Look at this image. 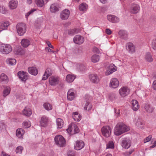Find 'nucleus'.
<instances>
[{"mask_svg":"<svg viewBox=\"0 0 156 156\" xmlns=\"http://www.w3.org/2000/svg\"><path fill=\"white\" fill-rule=\"evenodd\" d=\"M17 1L14 0L11 1L9 3V7L10 9H15L17 7Z\"/></svg>","mask_w":156,"mask_h":156,"instance_id":"cd10ccee","label":"nucleus"},{"mask_svg":"<svg viewBox=\"0 0 156 156\" xmlns=\"http://www.w3.org/2000/svg\"><path fill=\"white\" fill-rule=\"evenodd\" d=\"M93 51L94 52L98 53L99 52V50L96 47H94L93 48Z\"/></svg>","mask_w":156,"mask_h":156,"instance_id":"bf43d9fd","label":"nucleus"},{"mask_svg":"<svg viewBox=\"0 0 156 156\" xmlns=\"http://www.w3.org/2000/svg\"><path fill=\"white\" fill-rule=\"evenodd\" d=\"M8 81L7 76L4 73H2L0 76V81L5 83H7L8 82Z\"/></svg>","mask_w":156,"mask_h":156,"instance_id":"bb28decb","label":"nucleus"},{"mask_svg":"<svg viewBox=\"0 0 156 156\" xmlns=\"http://www.w3.org/2000/svg\"><path fill=\"white\" fill-rule=\"evenodd\" d=\"M100 1L103 3H105L106 2V0H100Z\"/></svg>","mask_w":156,"mask_h":156,"instance_id":"774afa93","label":"nucleus"},{"mask_svg":"<svg viewBox=\"0 0 156 156\" xmlns=\"http://www.w3.org/2000/svg\"><path fill=\"white\" fill-rule=\"evenodd\" d=\"M101 132L103 135L106 137H108L110 135L111 129L108 126H104L101 129Z\"/></svg>","mask_w":156,"mask_h":156,"instance_id":"423d86ee","label":"nucleus"},{"mask_svg":"<svg viewBox=\"0 0 156 156\" xmlns=\"http://www.w3.org/2000/svg\"><path fill=\"white\" fill-rule=\"evenodd\" d=\"M131 141L129 138L127 137L122 139V146L125 149H128L131 146Z\"/></svg>","mask_w":156,"mask_h":156,"instance_id":"0eeeda50","label":"nucleus"},{"mask_svg":"<svg viewBox=\"0 0 156 156\" xmlns=\"http://www.w3.org/2000/svg\"><path fill=\"white\" fill-rule=\"evenodd\" d=\"M48 120V118L45 116H43L41 117L40 122L41 126H45L47 123Z\"/></svg>","mask_w":156,"mask_h":156,"instance_id":"2f4dec72","label":"nucleus"},{"mask_svg":"<svg viewBox=\"0 0 156 156\" xmlns=\"http://www.w3.org/2000/svg\"><path fill=\"white\" fill-rule=\"evenodd\" d=\"M140 9L139 5L135 4H132L130 8V11L133 14H135L138 13Z\"/></svg>","mask_w":156,"mask_h":156,"instance_id":"9b49d317","label":"nucleus"},{"mask_svg":"<svg viewBox=\"0 0 156 156\" xmlns=\"http://www.w3.org/2000/svg\"><path fill=\"white\" fill-rule=\"evenodd\" d=\"M15 51L16 54L20 55H23L24 53V51L20 47L16 48L15 49Z\"/></svg>","mask_w":156,"mask_h":156,"instance_id":"58836bf2","label":"nucleus"},{"mask_svg":"<svg viewBox=\"0 0 156 156\" xmlns=\"http://www.w3.org/2000/svg\"><path fill=\"white\" fill-rule=\"evenodd\" d=\"M156 146V140L154 141L153 145L150 146L151 148H153Z\"/></svg>","mask_w":156,"mask_h":156,"instance_id":"69168bd1","label":"nucleus"},{"mask_svg":"<svg viewBox=\"0 0 156 156\" xmlns=\"http://www.w3.org/2000/svg\"><path fill=\"white\" fill-rule=\"evenodd\" d=\"M124 123L119 122L117 124L114 129V133L116 136L120 135L129 130Z\"/></svg>","mask_w":156,"mask_h":156,"instance_id":"f257e3e1","label":"nucleus"},{"mask_svg":"<svg viewBox=\"0 0 156 156\" xmlns=\"http://www.w3.org/2000/svg\"><path fill=\"white\" fill-rule=\"evenodd\" d=\"M88 8L87 5L84 3H83L80 5L79 6V8L80 11H85Z\"/></svg>","mask_w":156,"mask_h":156,"instance_id":"4c0bfd02","label":"nucleus"},{"mask_svg":"<svg viewBox=\"0 0 156 156\" xmlns=\"http://www.w3.org/2000/svg\"><path fill=\"white\" fill-rule=\"evenodd\" d=\"M56 144L59 147H63L66 144V141L64 138L61 135L55 136L54 138Z\"/></svg>","mask_w":156,"mask_h":156,"instance_id":"20e7f679","label":"nucleus"},{"mask_svg":"<svg viewBox=\"0 0 156 156\" xmlns=\"http://www.w3.org/2000/svg\"><path fill=\"white\" fill-rule=\"evenodd\" d=\"M119 93L122 97H124L129 94V90L127 87H123L119 89Z\"/></svg>","mask_w":156,"mask_h":156,"instance_id":"1a4fd4ad","label":"nucleus"},{"mask_svg":"<svg viewBox=\"0 0 156 156\" xmlns=\"http://www.w3.org/2000/svg\"><path fill=\"white\" fill-rule=\"evenodd\" d=\"M47 44L49 47L52 48H54L53 46L51 44L50 42L48 41V42H47Z\"/></svg>","mask_w":156,"mask_h":156,"instance_id":"0e129e2a","label":"nucleus"},{"mask_svg":"<svg viewBox=\"0 0 156 156\" xmlns=\"http://www.w3.org/2000/svg\"><path fill=\"white\" fill-rule=\"evenodd\" d=\"M23 114L27 116H30L32 112L29 108H25L22 111Z\"/></svg>","mask_w":156,"mask_h":156,"instance_id":"a878e982","label":"nucleus"},{"mask_svg":"<svg viewBox=\"0 0 156 156\" xmlns=\"http://www.w3.org/2000/svg\"><path fill=\"white\" fill-rule=\"evenodd\" d=\"M74 91V90L72 89H70L68 90L67 94L68 100L72 101L75 97V94Z\"/></svg>","mask_w":156,"mask_h":156,"instance_id":"dca6fc26","label":"nucleus"},{"mask_svg":"<svg viewBox=\"0 0 156 156\" xmlns=\"http://www.w3.org/2000/svg\"><path fill=\"white\" fill-rule=\"evenodd\" d=\"M80 70L83 71L85 69V67L83 65H81L80 66Z\"/></svg>","mask_w":156,"mask_h":156,"instance_id":"e2e57ef3","label":"nucleus"},{"mask_svg":"<svg viewBox=\"0 0 156 156\" xmlns=\"http://www.w3.org/2000/svg\"><path fill=\"white\" fill-rule=\"evenodd\" d=\"M28 70L29 73L32 75L35 76L38 73L37 69L35 67H29Z\"/></svg>","mask_w":156,"mask_h":156,"instance_id":"4be33fe9","label":"nucleus"},{"mask_svg":"<svg viewBox=\"0 0 156 156\" xmlns=\"http://www.w3.org/2000/svg\"><path fill=\"white\" fill-rule=\"evenodd\" d=\"M49 84L53 86H55L58 84L60 79L58 76H52L50 77L49 79Z\"/></svg>","mask_w":156,"mask_h":156,"instance_id":"6e6552de","label":"nucleus"},{"mask_svg":"<svg viewBox=\"0 0 156 156\" xmlns=\"http://www.w3.org/2000/svg\"><path fill=\"white\" fill-rule=\"evenodd\" d=\"M12 51V48L9 44H3L0 45V51L2 54H7Z\"/></svg>","mask_w":156,"mask_h":156,"instance_id":"f03ea898","label":"nucleus"},{"mask_svg":"<svg viewBox=\"0 0 156 156\" xmlns=\"http://www.w3.org/2000/svg\"><path fill=\"white\" fill-rule=\"evenodd\" d=\"M119 82L117 79L113 78L112 79L110 83L109 86L112 88H115L118 87Z\"/></svg>","mask_w":156,"mask_h":156,"instance_id":"6ab92c4d","label":"nucleus"},{"mask_svg":"<svg viewBox=\"0 0 156 156\" xmlns=\"http://www.w3.org/2000/svg\"><path fill=\"white\" fill-rule=\"evenodd\" d=\"M152 47L154 50H156V39L153 40L151 44Z\"/></svg>","mask_w":156,"mask_h":156,"instance_id":"864d4df0","label":"nucleus"},{"mask_svg":"<svg viewBox=\"0 0 156 156\" xmlns=\"http://www.w3.org/2000/svg\"><path fill=\"white\" fill-rule=\"evenodd\" d=\"M17 31L20 36L23 35L26 31L25 24L23 23H18L16 26Z\"/></svg>","mask_w":156,"mask_h":156,"instance_id":"7ed1b4c3","label":"nucleus"},{"mask_svg":"<svg viewBox=\"0 0 156 156\" xmlns=\"http://www.w3.org/2000/svg\"><path fill=\"white\" fill-rule=\"evenodd\" d=\"M84 146V143L82 141H77L76 142V145L74 146L75 149L79 150L82 149Z\"/></svg>","mask_w":156,"mask_h":156,"instance_id":"412c9836","label":"nucleus"},{"mask_svg":"<svg viewBox=\"0 0 156 156\" xmlns=\"http://www.w3.org/2000/svg\"><path fill=\"white\" fill-rule=\"evenodd\" d=\"M76 29H74L69 30L68 33L69 35H73L75 33H76Z\"/></svg>","mask_w":156,"mask_h":156,"instance_id":"603ef678","label":"nucleus"},{"mask_svg":"<svg viewBox=\"0 0 156 156\" xmlns=\"http://www.w3.org/2000/svg\"><path fill=\"white\" fill-rule=\"evenodd\" d=\"M68 133L70 134H73L77 133L79 132L78 127L75 124L72 123L70 125L68 129H66Z\"/></svg>","mask_w":156,"mask_h":156,"instance_id":"39448f33","label":"nucleus"},{"mask_svg":"<svg viewBox=\"0 0 156 156\" xmlns=\"http://www.w3.org/2000/svg\"><path fill=\"white\" fill-rule=\"evenodd\" d=\"M50 10L52 12H55L58 10V5L55 4H52L50 7Z\"/></svg>","mask_w":156,"mask_h":156,"instance_id":"f704fd0d","label":"nucleus"},{"mask_svg":"<svg viewBox=\"0 0 156 156\" xmlns=\"http://www.w3.org/2000/svg\"><path fill=\"white\" fill-rule=\"evenodd\" d=\"M45 73L47 75L49 76L51 75L52 73V70L50 68H47Z\"/></svg>","mask_w":156,"mask_h":156,"instance_id":"09e8293b","label":"nucleus"},{"mask_svg":"<svg viewBox=\"0 0 156 156\" xmlns=\"http://www.w3.org/2000/svg\"><path fill=\"white\" fill-rule=\"evenodd\" d=\"M144 108L146 111L149 113L152 112L154 110L153 108L151 107L150 104L147 103L145 104Z\"/></svg>","mask_w":156,"mask_h":156,"instance_id":"e433bc0d","label":"nucleus"},{"mask_svg":"<svg viewBox=\"0 0 156 156\" xmlns=\"http://www.w3.org/2000/svg\"><path fill=\"white\" fill-rule=\"evenodd\" d=\"M10 89L9 87H6L5 88L4 90L3 91V96L5 97L8 95L10 93Z\"/></svg>","mask_w":156,"mask_h":156,"instance_id":"c03bdc74","label":"nucleus"},{"mask_svg":"<svg viewBox=\"0 0 156 156\" xmlns=\"http://www.w3.org/2000/svg\"><path fill=\"white\" fill-rule=\"evenodd\" d=\"M56 122L58 128L61 129L63 126L64 123V122L61 119H57L56 120Z\"/></svg>","mask_w":156,"mask_h":156,"instance_id":"c756f323","label":"nucleus"},{"mask_svg":"<svg viewBox=\"0 0 156 156\" xmlns=\"http://www.w3.org/2000/svg\"><path fill=\"white\" fill-rule=\"evenodd\" d=\"M23 150V147L21 146H19L17 147L16 151L17 153H19L20 154H21L22 153Z\"/></svg>","mask_w":156,"mask_h":156,"instance_id":"8fccbe9b","label":"nucleus"},{"mask_svg":"<svg viewBox=\"0 0 156 156\" xmlns=\"http://www.w3.org/2000/svg\"><path fill=\"white\" fill-rule=\"evenodd\" d=\"M35 11V9H31L30 11L28 12L25 15L26 17H27L28 16L30 15L34 12Z\"/></svg>","mask_w":156,"mask_h":156,"instance_id":"4d7b16f0","label":"nucleus"},{"mask_svg":"<svg viewBox=\"0 0 156 156\" xmlns=\"http://www.w3.org/2000/svg\"><path fill=\"white\" fill-rule=\"evenodd\" d=\"M69 14V11L68 9H65L61 12L60 17L62 20H66L68 18Z\"/></svg>","mask_w":156,"mask_h":156,"instance_id":"f8f14e48","label":"nucleus"},{"mask_svg":"<svg viewBox=\"0 0 156 156\" xmlns=\"http://www.w3.org/2000/svg\"><path fill=\"white\" fill-rule=\"evenodd\" d=\"M126 49L130 53H133L135 51V48L133 44L131 42H129L126 44Z\"/></svg>","mask_w":156,"mask_h":156,"instance_id":"2eb2a0df","label":"nucleus"},{"mask_svg":"<svg viewBox=\"0 0 156 156\" xmlns=\"http://www.w3.org/2000/svg\"><path fill=\"white\" fill-rule=\"evenodd\" d=\"M49 76L48 75L46 74V73H44V74L43 76V77L42 78V80H45L47 79L48 77Z\"/></svg>","mask_w":156,"mask_h":156,"instance_id":"13d9d810","label":"nucleus"},{"mask_svg":"<svg viewBox=\"0 0 156 156\" xmlns=\"http://www.w3.org/2000/svg\"><path fill=\"white\" fill-rule=\"evenodd\" d=\"M99 60V56L98 55H94L91 58V60L94 63H96Z\"/></svg>","mask_w":156,"mask_h":156,"instance_id":"a19ab883","label":"nucleus"},{"mask_svg":"<svg viewBox=\"0 0 156 156\" xmlns=\"http://www.w3.org/2000/svg\"><path fill=\"white\" fill-rule=\"evenodd\" d=\"M43 106L45 109L47 110H50L52 109V105L48 103H44Z\"/></svg>","mask_w":156,"mask_h":156,"instance_id":"37998d69","label":"nucleus"},{"mask_svg":"<svg viewBox=\"0 0 156 156\" xmlns=\"http://www.w3.org/2000/svg\"><path fill=\"white\" fill-rule=\"evenodd\" d=\"M73 41L75 44H80L83 42L84 39L82 36L79 35H77L74 37Z\"/></svg>","mask_w":156,"mask_h":156,"instance_id":"ddd939ff","label":"nucleus"},{"mask_svg":"<svg viewBox=\"0 0 156 156\" xmlns=\"http://www.w3.org/2000/svg\"><path fill=\"white\" fill-rule=\"evenodd\" d=\"M119 37L121 39L127 40L128 38V32L124 30H121L118 32Z\"/></svg>","mask_w":156,"mask_h":156,"instance_id":"4468645a","label":"nucleus"},{"mask_svg":"<svg viewBox=\"0 0 156 156\" xmlns=\"http://www.w3.org/2000/svg\"><path fill=\"white\" fill-rule=\"evenodd\" d=\"M30 41L27 39H23L21 41V44L24 48L28 47L30 44Z\"/></svg>","mask_w":156,"mask_h":156,"instance_id":"393cba45","label":"nucleus"},{"mask_svg":"<svg viewBox=\"0 0 156 156\" xmlns=\"http://www.w3.org/2000/svg\"><path fill=\"white\" fill-rule=\"evenodd\" d=\"M135 125L139 129H143L144 127V122L143 120L140 118L135 119Z\"/></svg>","mask_w":156,"mask_h":156,"instance_id":"9d476101","label":"nucleus"},{"mask_svg":"<svg viewBox=\"0 0 156 156\" xmlns=\"http://www.w3.org/2000/svg\"><path fill=\"white\" fill-rule=\"evenodd\" d=\"M72 117L74 120L76 121H80L81 119V116L78 115L77 112H74L72 114Z\"/></svg>","mask_w":156,"mask_h":156,"instance_id":"7c9ffc66","label":"nucleus"},{"mask_svg":"<svg viewBox=\"0 0 156 156\" xmlns=\"http://www.w3.org/2000/svg\"><path fill=\"white\" fill-rule=\"evenodd\" d=\"M151 138L152 136L151 135L149 136L148 137H147L145 139H144V143H146L150 141L151 140Z\"/></svg>","mask_w":156,"mask_h":156,"instance_id":"6e6d98bb","label":"nucleus"},{"mask_svg":"<svg viewBox=\"0 0 156 156\" xmlns=\"http://www.w3.org/2000/svg\"><path fill=\"white\" fill-rule=\"evenodd\" d=\"M107 19L112 23H116L119 21V19L117 16L112 15H108L107 16Z\"/></svg>","mask_w":156,"mask_h":156,"instance_id":"a211bd4d","label":"nucleus"},{"mask_svg":"<svg viewBox=\"0 0 156 156\" xmlns=\"http://www.w3.org/2000/svg\"><path fill=\"white\" fill-rule=\"evenodd\" d=\"M114 144L113 142L112 141H110L109 142L108 144H107V148L113 149L114 148Z\"/></svg>","mask_w":156,"mask_h":156,"instance_id":"49530a36","label":"nucleus"},{"mask_svg":"<svg viewBox=\"0 0 156 156\" xmlns=\"http://www.w3.org/2000/svg\"><path fill=\"white\" fill-rule=\"evenodd\" d=\"M153 88L154 90H156V80L154 81L153 83Z\"/></svg>","mask_w":156,"mask_h":156,"instance_id":"680f3d73","label":"nucleus"},{"mask_svg":"<svg viewBox=\"0 0 156 156\" xmlns=\"http://www.w3.org/2000/svg\"><path fill=\"white\" fill-rule=\"evenodd\" d=\"M76 78L75 76L71 74H68L67 75L66 80L69 83L72 82Z\"/></svg>","mask_w":156,"mask_h":156,"instance_id":"473e14b6","label":"nucleus"},{"mask_svg":"<svg viewBox=\"0 0 156 156\" xmlns=\"http://www.w3.org/2000/svg\"><path fill=\"white\" fill-rule=\"evenodd\" d=\"M5 124L2 122H0V131H4L5 129Z\"/></svg>","mask_w":156,"mask_h":156,"instance_id":"3c124183","label":"nucleus"},{"mask_svg":"<svg viewBox=\"0 0 156 156\" xmlns=\"http://www.w3.org/2000/svg\"><path fill=\"white\" fill-rule=\"evenodd\" d=\"M92 106L89 101H86L85 104L84 108L86 111H89L92 108Z\"/></svg>","mask_w":156,"mask_h":156,"instance_id":"c9c22d12","label":"nucleus"},{"mask_svg":"<svg viewBox=\"0 0 156 156\" xmlns=\"http://www.w3.org/2000/svg\"><path fill=\"white\" fill-rule=\"evenodd\" d=\"M23 124V127L25 128H28L31 126V124L30 122H24Z\"/></svg>","mask_w":156,"mask_h":156,"instance_id":"de8ad7c7","label":"nucleus"},{"mask_svg":"<svg viewBox=\"0 0 156 156\" xmlns=\"http://www.w3.org/2000/svg\"><path fill=\"white\" fill-rule=\"evenodd\" d=\"M18 75L19 78L23 81H25L28 78L27 73L23 71H20L18 72Z\"/></svg>","mask_w":156,"mask_h":156,"instance_id":"f3484780","label":"nucleus"},{"mask_svg":"<svg viewBox=\"0 0 156 156\" xmlns=\"http://www.w3.org/2000/svg\"><path fill=\"white\" fill-rule=\"evenodd\" d=\"M27 3L29 4H31L32 2V0H27Z\"/></svg>","mask_w":156,"mask_h":156,"instance_id":"338daca9","label":"nucleus"},{"mask_svg":"<svg viewBox=\"0 0 156 156\" xmlns=\"http://www.w3.org/2000/svg\"><path fill=\"white\" fill-rule=\"evenodd\" d=\"M90 81L92 83H97L99 81V79L96 74H91L89 75Z\"/></svg>","mask_w":156,"mask_h":156,"instance_id":"aec40b11","label":"nucleus"},{"mask_svg":"<svg viewBox=\"0 0 156 156\" xmlns=\"http://www.w3.org/2000/svg\"><path fill=\"white\" fill-rule=\"evenodd\" d=\"M131 102L132 109L134 111H136L139 108L138 102L135 100H132Z\"/></svg>","mask_w":156,"mask_h":156,"instance_id":"b1692460","label":"nucleus"},{"mask_svg":"<svg viewBox=\"0 0 156 156\" xmlns=\"http://www.w3.org/2000/svg\"><path fill=\"white\" fill-rule=\"evenodd\" d=\"M7 12V10L3 6L2 7L1 10H0V12L2 14H5Z\"/></svg>","mask_w":156,"mask_h":156,"instance_id":"5fc2aeb1","label":"nucleus"},{"mask_svg":"<svg viewBox=\"0 0 156 156\" xmlns=\"http://www.w3.org/2000/svg\"><path fill=\"white\" fill-rule=\"evenodd\" d=\"M9 23L8 21L2 22L0 23V32L2 30L6 29L9 25Z\"/></svg>","mask_w":156,"mask_h":156,"instance_id":"5701e85b","label":"nucleus"},{"mask_svg":"<svg viewBox=\"0 0 156 156\" xmlns=\"http://www.w3.org/2000/svg\"><path fill=\"white\" fill-rule=\"evenodd\" d=\"M25 133L24 130L22 128L18 129L16 131V135L19 138H21Z\"/></svg>","mask_w":156,"mask_h":156,"instance_id":"72a5a7b5","label":"nucleus"},{"mask_svg":"<svg viewBox=\"0 0 156 156\" xmlns=\"http://www.w3.org/2000/svg\"><path fill=\"white\" fill-rule=\"evenodd\" d=\"M7 64L11 66L14 65L16 64V61L15 59L8 58L6 60Z\"/></svg>","mask_w":156,"mask_h":156,"instance_id":"ea45409f","label":"nucleus"},{"mask_svg":"<svg viewBox=\"0 0 156 156\" xmlns=\"http://www.w3.org/2000/svg\"><path fill=\"white\" fill-rule=\"evenodd\" d=\"M105 32L108 35H110L112 34L111 30L109 29H106L105 30Z\"/></svg>","mask_w":156,"mask_h":156,"instance_id":"052dcab7","label":"nucleus"},{"mask_svg":"<svg viewBox=\"0 0 156 156\" xmlns=\"http://www.w3.org/2000/svg\"><path fill=\"white\" fill-rule=\"evenodd\" d=\"M36 3L37 6L40 7H42L44 5L43 0H36Z\"/></svg>","mask_w":156,"mask_h":156,"instance_id":"a18cd8bd","label":"nucleus"},{"mask_svg":"<svg viewBox=\"0 0 156 156\" xmlns=\"http://www.w3.org/2000/svg\"><path fill=\"white\" fill-rule=\"evenodd\" d=\"M116 69L114 67H112V68H110L106 71V75L107 76L108 75L116 71Z\"/></svg>","mask_w":156,"mask_h":156,"instance_id":"79ce46f5","label":"nucleus"},{"mask_svg":"<svg viewBox=\"0 0 156 156\" xmlns=\"http://www.w3.org/2000/svg\"><path fill=\"white\" fill-rule=\"evenodd\" d=\"M145 58L147 62H152L153 60L151 53L150 52H148L146 53L145 56Z\"/></svg>","mask_w":156,"mask_h":156,"instance_id":"c85d7f7f","label":"nucleus"}]
</instances>
